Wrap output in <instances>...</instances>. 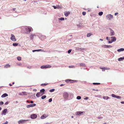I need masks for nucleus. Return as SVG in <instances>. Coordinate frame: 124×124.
<instances>
[{
  "mask_svg": "<svg viewBox=\"0 0 124 124\" xmlns=\"http://www.w3.org/2000/svg\"><path fill=\"white\" fill-rule=\"evenodd\" d=\"M64 18L63 17L61 18H60L59 19L61 20H64Z\"/></svg>",
  "mask_w": 124,
  "mask_h": 124,
  "instance_id": "43",
  "label": "nucleus"
},
{
  "mask_svg": "<svg viewBox=\"0 0 124 124\" xmlns=\"http://www.w3.org/2000/svg\"><path fill=\"white\" fill-rule=\"evenodd\" d=\"M116 98L117 99H120L121 98V97L120 96L116 95Z\"/></svg>",
  "mask_w": 124,
  "mask_h": 124,
  "instance_id": "33",
  "label": "nucleus"
},
{
  "mask_svg": "<svg viewBox=\"0 0 124 124\" xmlns=\"http://www.w3.org/2000/svg\"><path fill=\"white\" fill-rule=\"evenodd\" d=\"M83 113V112L82 111H78L76 112V115H79Z\"/></svg>",
  "mask_w": 124,
  "mask_h": 124,
  "instance_id": "18",
  "label": "nucleus"
},
{
  "mask_svg": "<svg viewBox=\"0 0 124 124\" xmlns=\"http://www.w3.org/2000/svg\"><path fill=\"white\" fill-rule=\"evenodd\" d=\"M18 45V44L17 43H14L13 44V45L14 46H16Z\"/></svg>",
  "mask_w": 124,
  "mask_h": 124,
  "instance_id": "30",
  "label": "nucleus"
},
{
  "mask_svg": "<svg viewBox=\"0 0 124 124\" xmlns=\"http://www.w3.org/2000/svg\"><path fill=\"white\" fill-rule=\"evenodd\" d=\"M64 85V84H61L60 85V86H63Z\"/></svg>",
  "mask_w": 124,
  "mask_h": 124,
  "instance_id": "51",
  "label": "nucleus"
},
{
  "mask_svg": "<svg viewBox=\"0 0 124 124\" xmlns=\"http://www.w3.org/2000/svg\"><path fill=\"white\" fill-rule=\"evenodd\" d=\"M37 117V115L34 114H32L31 116V118L32 119L36 118Z\"/></svg>",
  "mask_w": 124,
  "mask_h": 124,
  "instance_id": "8",
  "label": "nucleus"
},
{
  "mask_svg": "<svg viewBox=\"0 0 124 124\" xmlns=\"http://www.w3.org/2000/svg\"><path fill=\"white\" fill-rule=\"evenodd\" d=\"M109 34L110 36L114 35L115 34V32L113 30H110V32L109 33Z\"/></svg>",
  "mask_w": 124,
  "mask_h": 124,
  "instance_id": "10",
  "label": "nucleus"
},
{
  "mask_svg": "<svg viewBox=\"0 0 124 124\" xmlns=\"http://www.w3.org/2000/svg\"><path fill=\"white\" fill-rule=\"evenodd\" d=\"M71 66H69V68H72V67H71Z\"/></svg>",
  "mask_w": 124,
  "mask_h": 124,
  "instance_id": "60",
  "label": "nucleus"
},
{
  "mask_svg": "<svg viewBox=\"0 0 124 124\" xmlns=\"http://www.w3.org/2000/svg\"><path fill=\"white\" fill-rule=\"evenodd\" d=\"M51 67V66L50 65H46L41 66V69H43L44 68H50Z\"/></svg>",
  "mask_w": 124,
  "mask_h": 124,
  "instance_id": "5",
  "label": "nucleus"
},
{
  "mask_svg": "<svg viewBox=\"0 0 124 124\" xmlns=\"http://www.w3.org/2000/svg\"><path fill=\"white\" fill-rule=\"evenodd\" d=\"M88 99V97H86L84 99L85 100H87Z\"/></svg>",
  "mask_w": 124,
  "mask_h": 124,
  "instance_id": "47",
  "label": "nucleus"
},
{
  "mask_svg": "<svg viewBox=\"0 0 124 124\" xmlns=\"http://www.w3.org/2000/svg\"><path fill=\"white\" fill-rule=\"evenodd\" d=\"M103 98L105 100H107L109 98L108 96H103Z\"/></svg>",
  "mask_w": 124,
  "mask_h": 124,
  "instance_id": "24",
  "label": "nucleus"
},
{
  "mask_svg": "<svg viewBox=\"0 0 124 124\" xmlns=\"http://www.w3.org/2000/svg\"><path fill=\"white\" fill-rule=\"evenodd\" d=\"M77 98L78 100L80 99L81 98V96H78L77 97Z\"/></svg>",
  "mask_w": 124,
  "mask_h": 124,
  "instance_id": "36",
  "label": "nucleus"
},
{
  "mask_svg": "<svg viewBox=\"0 0 124 124\" xmlns=\"http://www.w3.org/2000/svg\"><path fill=\"white\" fill-rule=\"evenodd\" d=\"M121 103L122 104H124V101H121Z\"/></svg>",
  "mask_w": 124,
  "mask_h": 124,
  "instance_id": "52",
  "label": "nucleus"
},
{
  "mask_svg": "<svg viewBox=\"0 0 124 124\" xmlns=\"http://www.w3.org/2000/svg\"><path fill=\"white\" fill-rule=\"evenodd\" d=\"M44 124H49L48 123H45Z\"/></svg>",
  "mask_w": 124,
  "mask_h": 124,
  "instance_id": "61",
  "label": "nucleus"
},
{
  "mask_svg": "<svg viewBox=\"0 0 124 124\" xmlns=\"http://www.w3.org/2000/svg\"><path fill=\"white\" fill-rule=\"evenodd\" d=\"M42 95V94H41L39 92L36 94V96L37 97H39L41 96Z\"/></svg>",
  "mask_w": 124,
  "mask_h": 124,
  "instance_id": "16",
  "label": "nucleus"
},
{
  "mask_svg": "<svg viewBox=\"0 0 124 124\" xmlns=\"http://www.w3.org/2000/svg\"><path fill=\"white\" fill-rule=\"evenodd\" d=\"M101 69H106L105 68H100Z\"/></svg>",
  "mask_w": 124,
  "mask_h": 124,
  "instance_id": "49",
  "label": "nucleus"
},
{
  "mask_svg": "<svg viewBox=\"0 0 124 124\" xmlns=\"http://www.w3.org/2000/svg\"><path fill=\"white\" fill-rule=\"evenodd\" d=\"M9 85L10 86H11L12 85L11 83L9 84Z\"/></svg>",
  "mask_w": 124,
  "mask_h": 124,
  "instance_id": "62",
  "label": "nucleus"
},
{
  "mask_svg": "<svg viewBox=\"0 0 124 124\" xmlns=\"http://www.w3.org/2000/svg\"><path fill=\"white\" fill-rule=\"evenodd\" d=\"M107 16L108 17L109 20H110L111 18H112L113 17L112 15H111V14L108 15Z\"/></svg>",
  "mask_w": 124,
  "mask_h": 124,
  "instance_id": "17",
  "label": "nucleus"
},
{
  "mask_svg": "<svg viewBox=\"0 0 124 124\" xmlns=\"http://www.w3.org/2000/svg\"><path fill=\"white\" fill-rule=\"evenodd\" d=\"M100 40L101 41H103V39H100Z\"/></svg>",
  "mask_w": 124,
  "mask_h": 124,
  "instance_id": "59",
  "label": "nucleus"
},
{
  "mask_svg": "<svg viewBox=\"0 0 124 124\" xmlns=\"http://www.w3.org/2000/svg\"><path fill=\"white\" fill-rule=\"evenodd\" d=\"M10 67V65H9L8 64H7L4 67L5 68H8Z\"/></svg>",
  "mask_w": 124,
  "mask_h": 124,
  "instance_id": "21",
  "label": "nucleus"
},
{
  "mask_svg": "<svg viewBox=\"0 0 124 124\" xmlns=\"http://www.w3.org/2000/svg\"><path fill=\"white\" fill-rule=\"evenodd\" d=\"M55 90V89H51L49 90V92H54Z\"/></svg>",
  "mask_w": 124,
  "mask_h": 124,
  "instance_id": "34",
  "label": "nucleus"
},
{
  "mask_svg": "<svg viewBox=\"0 0 124 124\" xmlns=\"http://www.w3.org/2000/svg\"><path fill=\"white\" fill-rule=\"evenodd\" d=\"M76 81V80H72L70 79H68L66 80L65 81L67 83H72L74 82H75Z\"/></svg>",
  "mask_w": 124,
  "mask_h": 124,
  "instance_id": "4",
  "label": "nucleus"
},
{
  "mask_svg": "<svg viewBox=\"0 0 124 124\" xmlns=\"http://www.w3.org/2000/svg\"><path fill=\"white\" fill-rule=\"evenodd\" d=\"M103 118V117L101 116H100L97 118L98 119H101Z\"/></svg>",
  "mask_w": 124,
  "mask_h": 124,
  "instance_id": "40",
  "label": "nucleus"
},
{
  "mask_svg": "<svg viewBox=\"0 0 124 124\" xmlns=\"http://www.w3.org/2000/svg\"><path fill=\"white\" fill-rule=\"evenodd\" d=\"M33 91H37V90L36 89H34Z\"/></svg>",
  "mask_w": 124,
  "mask_h": 124,
  "instance_id": "58",
  "label": "nucleus"
},
{
  "mask_svg": "<svg viewBox=\"0 0 124 124\" xmlns=\"http://www.w3.org/2000/svg\"><path fill=\"white\" fill-rule=\"evenodd\" d=\"M103 14V12H99L98 13L99 15L100 16H101Z\"/></svg>",
  "mask_w": 124,
  "mask_h": 124,
  "instance_id": "27",
  "label": "nucleus"
},
{
  "mask_svg": "<svg viewBox=\"0 0 124 124\" xmlns=\"http://www.w3.org/2000/svg\"><path fill=\"white\" fill-rule=\"evenodd\" d=\"M52 101V98H50L49 100V102H51Z\"/></svg>",
  "mask_w": 124,
  "mask_h": 124,
  "instance_id": "45",
  "label": "nucleus"
},
{
  "mask_svg": "<svg viewBox=\"0 0 124 124\" xmlns=\"http://www.w3.org/2000/svg\"><path fill=\"white\" fill-rule=\"evenodd\" d=\"M123 59H124V57H120L118 59V61H122Z\"/></svg>",
  "mask_w": 124,
  "mask_h": 124,
  "instance_id": "22",
  "label": "nucleus"
},
{
  "mask_svg": "<svg viewBox=\"0 0 124 124\" xmlns=\"http://www.w3.org/2000/svg\"><path fill=\"white\" fill-rule=\"evenodd\" d=\"M111 96L113 97L116 98V95L114 94H112Z\"/></svg>",
  "mask_w": 124,
  "mask_h": 124,
  "instance_id": "38",
  "label": "nucleus"
},
{
  "mask_svg": "<svg viewBox=\"0 0 124 124\" xmlns=\"http://www.w3.org/2000/svg\"><path fill=\"white\" fill-rule=\"evenodd\" d=\"M7 109H4L2 112V114L3 113L4 114V115H5L6 114V113L7 111Z\"/></svg>",
  "mask_w": 124,
  "mask_h": 124,
  "instance_id": "14",
  "label": "nucleus"
},
{
  "mask_svg": "<svg viewBox=\"0 0 124 124\" xmlns=\"http://www.w3.org/2000/svg\"><path fill=\"white\" fill-rule=\"evenodd\" d=\"M8 123V122L6 121L5 124H7Z\"/></svg>",
  "mask_w": 124,
  "mask_h": 124,
  "instance_id": "57",
  "label": "nucleus"
},
{
  "mask_svg": "<svg viewBox=\"0 0 124 124\" xmlns=\"http://www.w3.org/2000/svg\"><path fill=\"white\" fill-rule=\"evenodd\" d=\"M102 47L103 48H110L112 47V46L110 45H104L102 46Z\"/></svg>",
  "mask_w": 124,
  "mask_h": 124,
  "instance_id": "9",
  "label": "nucleus"
},
{
  "mask_svg": "<svg viewBox=\"0 0 124 124\" xmlns=\"http://www.w3.org/2000/svg\"><path fill=\"white\" fill-rule=\"evenodd\" d=\"M110 38L111 39V40L108 41V42L109 43H111L113 42H115L116 40V38L115 37H111Z\"/></svg>",
  "mask_w": 124,
  "mask_h": 124,
  "instance_id": "1",
  "label": "nucleus"
},
{
  "mask_svg": "<svg viewBox=\"0 0 124 124\" xmlns=\"http://www.w3.org/2000/svg\"><path fill=\"white\" fill-rule=\"evenodd\" d=\"M70 12H64V14L66 16H67L70 14Z\"/></svg>",
  "mask_w": 124,
  "mask_h": 124,
  "instance_id": "11",
  "label": "nucleus"
},
{
  "mask_svg": "<svg viewBox=\"0 0 124 124\" xmlns=\"http://www.w3.org/2000/svg\"><path fill=\"white\" fill-rule=\"evenodd\" d=\"M2 109V108H1V107H0V111L1 110V109Z\"/></svg>",
  "mask_w": 124,
  "mask_h": 124,
  "instance_id": "63",
  "label": "nucleus"
},
{
  "mask_svg": "<svg viewBox=\"0 0 124 124\" xmlns=\"http://www.w3.org/2000/svg\"><path fill=\"white\" fill-rule=\"evenodd\" d=\"M26 101H27V102H28V103H29L30 102V100H27Z\"/></svg>",
  "mask_w": 124,
  "mask_h": 124,
  "instance_id": "54",
  "label": "nucleus"
},
{
  "mask_svg": "<svg viewBox=\"0 0 124 124\" xmlns=\"http://www.w3.org/2000/svg\"><path fill=\"white\" fill-rule=\"evenodd\" d=\"M118 14V13H115V16H116Z\"/></svg>",
  "mask_w": 124,
  "mask_h": 124,
  "instance_id": "50",
  "label": "nucleus"
},
{
  "mask_svg": "<svg viewBox=\"0 0 124 124\" xmlns=\"http://www.w3.org/2000/svg\"><path fill=\"white\" fill-rule=\"evenodd\" d=\"M26 30H28L29 31V33H30L31 30L32 28L31 27H28L26 28Z\"/></svg>",
  "mask_w": 124,
  "mask_h": 124,
  "instance_id": "12",
  "label": "nucleus"
},
{
  "mask_svg": "<svg viewBox=\"0 0 124 124\" xmlns=\"http://www.w3.org/2000/svg\"><path fill=\"white\" fill-rule=\"evenodd\" d=\"M63 96L65 99L67 100L68 97V94L67 92H64L63 93Z\"/></svg>",
  "mask_w": 124,
  "mask_h": 124,
  "instance_id": "2",
  "label": "nucleus"
},
{
  "mask_svg": "<svg viewBox=\"0 0 124 124\" xmlns=\"http://www.w3.org/2000/svg\"><path fill=\"white\" fill-rule=\"evenodd\" d=\"M15 9H16V8H13L12 10H13V11H15Z\"/></svg>",
  "mask_w": 124,
  "mask_h": 124,
  "instance_id": "55",
  "label": "nucleus"
},
{
  "mask_svg": "<svg viewBox=\"0 0 124 124\" xmlns=\"http://www.w3.org/2000/svg\"><path fill=\"white\" fill-rule=\"evenodd\" d=\"M82 14L83 15L85 16L86 15V13L85 12H83L82 13Z\"/></svg>",
  "mask_w": 124,
  "mask_h": 124,
  "instance_id": "42",
  "label": "nucleus"
},
{
  "mask_svg": "<svg viewBox=\"0 0 124 124\" xmlns=\"http://www.w3.org/2000/svg\"><path fill=\"white\" fill-rule=\"evenodd\" d=\"M4 103L2 101H1L0 102V105H2Z\"/></svg>",
  "mask_w": 124,
  "mask_h": 124,
  "instance_id": "46",
  "label": "nucleus"
},
{
  "mask_svg": "<svg viewBox=\"0 0 124 124\" xmlns=\"http://www.w3.org/2000/svg\"><path fill=\"white\" fill-rule=\"evenodd\" d=\"M93 85H100V83H93Z\"/></svg>",
  "mask_w": 124,
  "mask_h": 124,
  "instance_id": "41",
  "label": "nucleus"
},
{
  "mask_svg": "<svg viewBox=\"0 0 124 124\" xmlns=\"http://www.w3.org/2000/svg\"><path fill=\"white\" fill-rule=\"evenodd\" d=\"M41 50V49H39V50H32V52H34L35 51H39L40 50Z\"/></svg>",
  "mask_w": 124,
  "mask_h": 124,
  "instance_id": "37",
  "label": "nucleus"
},
{
  "mask_svg": "<svg viewBox=\"0 0 124 124\" xmlns=\"http://www.w3.org/2000/svg\"><path fill=\"white\" fill-rule=\"evenodd\" d=\"M34 36H35V35L32 34L30 36L31 39L32 40L34 38Z\"/></svg>",
  "mask_w": 124,
  "mask_h": 124,
  "instance_id": "23",
  "label": "nucleus"
},
{
  "mask_svg": "<svg viewBox=\"0 0 124 124\" xmlns=\"http://www.w3.org/2000/svg\"><path fill=\"white\" fill-rule=\"evenodd\" d=\"M12 84H14V82H13L12 83Z\"/></svg>",
  "mask_w": 124,
  "mask_h": 124,
  "instance_id": "64",
  "label": "nucleus"
},
{
  "mask_svg": "<svg viewBox=\"0 0 124 124\" xmlns=\"http://www.w3.org/2000/svg\"><path fill=\"white\" fill-rule=\"evenodd\" d=\"M84 9L85 10H86V9L87 10H88V11H87L88 12H90L91 11V9H90V8H88L87 9L84 8Z\"/></svg>",
  "mask_w": 124,
  "mask_h": 124,
  "instance_id": "28",
  "label": "nucleus"
},
{
  "mask_svg": "<svg viewBox=\"0 0 124 124\" xmlns=\"http://www.w3.org/2000/svg\"><path fill=\"white\" fill-rule=\"evenodd\" d=\"M53 7L54 8V9H56L57 8H59V6H57V7L55 6H53Z\"/></svg>",
  "mask_w": 124,
  "mask_h": 124,
  "instance_id": "26",
  "label": "nucleus"
},
{
  "mask_svg": "<svg viewBox=\"0 0 124 124\" xmlns=\"http://www.w3.org/2000/svg\"><path fill=\"white\" fill-rule=\"evenodd\" d=\"M46 96L45 95H44L42 96L41 97V99H43L46 98Z\"/></svg>",
  "mask_w": 124,
  "mask_h": 124,
  "instance_id": "29",
  "label": "nucleus"
},
{
  "mask_svg": "<svg viewBox=\"0 0 124 124\" xmlns=\"http://www.w3.org/2000/svg\"><path fill=\"white\" fill-rule=\"evenodd\" d=\"M48 84H42L41 85L42 86H44L47 85Z\"/></svg>",
  "mask_w": 124,
  "mask_h": 124,
  "instance_id": "32",
  "label": "nucleus"
},
{
  "mask_svg": "<svg viewBox=\"0 0 124 124\" xmlns=\"http://www.w3.org/2000/svg\"><path fill=\"white\" fill-rule=\"evenodd\" d=\"M30 102L31 103H33V101H31Z\"/></svg>",
  "mask_w": 124,
  "mask_h": 124,
  "instance_id": "53",
  "label": "nucleus"
},
{
  "mask_svg": "<svg viewBox=\"0 0 124 124\" xmlns=\"http://www.w3.org/2000/svg\"><path fill=\"white\" fill-rule=\"evenodd\" d=\"M45 91V90L44 89H42L40 90V91L41 92L43 93Z\"/></svg>",
  "mask_w": 124,
  "mask_h": 124,
  "instance_id": "31",
  "label": "nucleus"
},
{
  "mask_svg": "<svg viewBox=\"0 0 124 124\" xmlns=\"http://www.w3.org/2000/svg\"><path fill=\"white\" fill-rule=\"evenodd\" d=\"M11 37L10 38V39L11 40L13 41H16V39L15 38V37L14 35L13 34H11Z\"/></svg>",
  "mask_w": 124,
  "mask_h": 124,
  "instance_id": "6",
  "label": "nucleus"
},
{
  "mask_svg": "<svg viewBox=\"0 0 124 124\" xmlns=\"http://www.w3.org/2000/svg\"><path fill=\"white\" fill-rule=\"evenodd\" d=\"M80 65L82 66H84L85 65L84 63H82L80 64Z\"/></svg>",
  "mask_w": 124,
  "mask_h": 124,
  "instance_id": "39",
  "label": "nucleus"
},
{
  "mask_svg": "<svg viewBox=\"0 0 124 124\" xmlns=\"http://www.w3.org/2000/svg\"><path fill=\"white\" fill-rule=\"evenodd\" d=\"M36 105V104H31L27 105V108H29L30 107H32L35 106Z\"/></svg>",
  "mask_w": 124,
  "mask_h": 124,
  "instance_id": "7",
  "label": "nucleus"
},
{
  "mask_svg": "<svg viewBox=\"0 0 124 124\" xmlns=\"http://www.w3.org/2000/svg\"><path fill=\"white\" fill-rule=\"evenodd\" d=\"M29 120H23L22 119L19 120L18 121V123L19 124H23V123H25V122L26 121H28Z\"/></svg>",
  "mask_w": 124,
  "mask_h": 124,
  "instance_id": "3",
  "label": "nucleus"
},
{
  "mask_svg": "<svg viewBox=\"0 0 124 124\" xmlns=\"http://www.w3.org/2000/svg\"><path fill=\"white\" fill-rule=\"evenodd\" d=\"M47 117V116L45 114H44L43 115L40 117L41 119H44Z\"/></svg>",
  "mask_w": 124,
  "mask_h": 124,
  "instance_id": "15",
  "label": "nucleus"
},
{
  "mask_svg": "<svg viewBox=\"0 0 124 124\" xmlns=\"http://www.w3.org/2000/svg\"><path fill=\"white\" fill-rule=\"evenodd\" d=\"M19 94L21 95H27V93L26 92H22L19 93Z\"/></svg>",
  "mask_w": 124,
  "mask_h": 124,
  "instance_id": "13",
  "label": "nucleus"
},
{
  "mask_svg": "<svg viewBox=\"0 0 124 124\" xmlns=\"http://www.w3.org/2000/svg\"><path fill=\"white\" fill-rule=\"evenodd\" d=\"M9 102H7L5 103V105H7L9 103Z\"/></svg>",
  "mask_w": 124,
  "mask_h": 124,
  "instance_id": "48",
  "label": "nucleus"
},
{
  "mask_svg": "<svg viewBox=\"0 0 124 124\" xmlns=\"http://www.w3.org/2000/svg\"><path fill=\"white\" fill-rule=\"evenodd\" d=\"M17 59L19 61H20L21 60V58L20 57H18L17 58Z\"/></svg>",
  "mask_w": 124,
  "mask_h": 124,
  "instance_id": "35",
  "label": "nucleus"
},
{
  "mask_svg": "<svg viewBox=\"0 0 124 124\" xmlns=\"http://www.w3.org/2000/svg\"><path fill=\"white\" fill-rule=\"evenodd\" d=\"M71 50H69L68 51V53H70L71 52Z\"/></svg>",
  "mask_w": 124,
  "mask_h": 124,
  "instance_id": "44",
  "label": "nucleus"
},
{
  "mask_svg": "<svg viewBox=\"0 0 124 124\" xmlns=\"http://www.w3.org/2000/svg\"><path fill=\"white\" fill-rule=\"evenodd\" d=\"M8 96V95L6 93H5L3 94L1 96V97L2 98H4L6 97L7 96Z\"/></svg>",
  "mask_w": 124,
  "mask_h": 124,
  "instance_id": "19",
  "label": "nucleus"
},
{
  "mask_svg": "<svg viewBox=\"0 0 124 124\" xmlns=\"http://www.w3.org/2000/svg\"><path fill=\"white\" fill-rule=\"evenodd\" d=\"M93 34L91 33H88L87 34V36L88 37H90Z\"/></svg>",
  "mask_w": 124,
  "mask_h": 124,
  "instance_id": "25",
  "label": "nucleus"
},
{
  "mask_svg": "<svg viewBox=\"0 0 124 124\" xmlns=\"http://www.w3.org/2000/svg\"><path fill=\"white\" fill-rule=\"evenodd\" d=\"M124 51V48H121L117 50V51L118 52H120L121 51Z\"/></svg>",
  "mask_w": 124,
  "mask_h": 124,
  "instance_id": "20",
  "label": "nucleus"
},
{
  "mask_svg": "<svg viewBox=\"0 0 124 124\" xmlns=\"http://www.w3.org/2000/svg\"><path fill=\"white\" fill-rule=\"evenodd\" d=\"M106 38V39L107 40H109V39H108V37H107Z\"/></svg>",
  "mask_w": 124,
  "mask_h": 124,
  "instance_id": "56",
  "label": "nucleus"
}]
</instances>
